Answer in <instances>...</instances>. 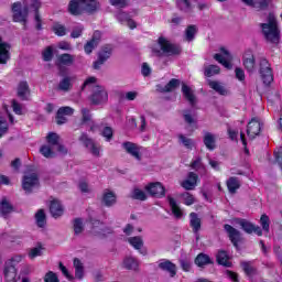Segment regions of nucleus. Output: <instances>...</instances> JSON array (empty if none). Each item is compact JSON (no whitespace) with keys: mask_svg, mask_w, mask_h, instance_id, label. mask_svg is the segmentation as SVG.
Returning a JSON list of instances; mask_svg holds the SVG:
<instances>
[{"mask_svg":"<svg viewBox=\"0 0 282 282\" xmlns=\"http://www.w3.org/2000/svg\"><path fill=\"white\" fill-rule=\"evenodd\" d=\"M43 61H52V57L54 56V48L52 46H47L43 52H42Z\"/></svg>","mask_w":282,"mask_h":282,"instance_id":"nucleus-63","label":"nucleus"},{"mask_svg":"<svg viewBox=\"0 0 282 282\" xmlns=\"http://www.w3.org/2000/svg\"><path fill=\"white\" fill-rule=\"evenodd\" d=\"M159 268L161 270H164L165 272H169L170 276H175V274H177V271L175 269V264H173L171 261L169 260H162L159 263Z\"/></svg>","mask_w":282,"mask_h":282,"instance_id":"nucleus-31","label":"nucleus"},{"mask_svg":"<svg viewBox=\"0 0 282 282\" xmlns=\"http://www.w3.org/2000/svg\"><path fill=\"white\" fill-rule=\"evenodd\" d=\"M116 19L122 25H128V28H130V30H135V28H137L135 21H133L131 19V15L127 14L124 11L117 12Z\"/></svg>","mask_w":282,"mask_h":282,"instance_id":"nucleus-16","label":"nucleus"},{"mask_svg":"<svg viewBox=\"0 0 282 282\" xmlns=\"http://www.w3.org/2000/svg\"><path fill=\"white\" fill-rule=\"evenodd\" d=\"M263 123L259 118H252L247 126V135L250 140H254L259 133H261V129Z\"/></svg>","mask_w":282,"mask_h":282,"instance_id":"nucleus-13","label":"nucleus"},{"mask_svg":"<svg viewBox=\"0 0 282 282\" xmlns=\"http://www.w3.org/2000/svg\"><path fill=\"white\" fill-rule=\"evenodd\" d=\"M93 235H97L99 237L107 235V231H105V225H102L100 221H95L93 224Z\"/></svg>","mask_w":282,"mask_h":282,"instance_id":"nucleus-47","label":"nucleus"},{"mask_svg":"<svg viewBox=\"0 0 282 282\" xmlns=\"http://www.w3.org/2000/svg\"><path fill=\"white\" fill-rule=\"evenodd\" d=\"M83 89H91L93 94L90 96V100L93 105H102L109 100L107 90L105 87L98 85L96 77H88L83 85Z\"/></svg>","mask_w":282,"mask_h":282,"instance_id":"nucleus-3","label":"nucleus"},{"mask_svg":"<svg viewBox=\"0 0 282 282\" xmlns=\"http://www.w3.org/2000/svg\"><path fill=\"white\" fill-rule=\"evenodd\" d=\"M45 253V246L39 242L35 247L29 250L28 257L29 259H36V257H43Z\"/></svg>","mask_w":282,"mask_h":282,"instance_id":"nucleus-29","label":"nucleus"},{"mask_svg":"<svg viewBox=\"0 0 282 282\" xmlns=\"http://www.w3.org/2000/svg\"><path fill=\"white\" fill-rule=\"evenodd\" d=\"M100 9L98 0H70L68 3V12L73 17H80V14H91Z\"/></svg>","mask_w":282,"mask_h":282,"instance_id":"nucleus-2","label":"nucleus"},{"mask_svg":"<svg viewBox=\"0 0 282 282\" xmlns=\"http://www.w3.org/2000/svg\"><path fill=\"white\" fill-rule=\"evenodd\" d=\"M61 138L58 134L54 132H50L46 137V142L48 147H52L53 149H57L61 153H63V145L59 143Z\"/></svg>","mask_w":282,"mask_h":282,"instance_id":"nucleus-22","label":"nucleus"},{"mask_svg":"<svg viewBox=\"0 0 282 282\" xmlns=\"http://www.w3.org/2000/svg\"><path fill=\"white\" fill-rule=\"evenodd\" d=\"M260 77L264 85H270L274 80L272 68L267 59L260 62Z\"/></svg>","mask_w":282,"mask_h":282,"instance_id":"nucleus-8","label":"nucleus"},{"mask_svg":"<svg viewBox=\"0 0 282 282\" xmlns=\"http://www.w3.org/2000/svg\"><path fill=\"white\" fill-rule=\"evenodd\" d=\"M177 6L183 12H191V2L188 0H177Z\"/></svg>","mask_w":282,"mask_h":282,"instance_id":"nucleus-62","label":"nucleus"},{"mask_svg":"<svg viewBox=\"0 0 282 282\" xmlns=\"http://www.w3.org/2000/svg\"><path fill=\"white\" fill-rule=\"evenodd\" d=\"M10 61V45L0 37V64L6 65Z\"/></svg>","mask_w":282,"mask_h":282,"instance_id":"nucleus-18","label":"nucleus"},{"mask_svg":"<svg viewBox=\"0 0 282 282\" xmlns=\"http://www.w3.org/2000/svg\"><path fill=\"white\" fill-rule=\"evenodd\" d=\"M79 142L83 143L84 147H86V149L89 150L93 155H95L96 158H99L100 151H102V149L100 148V144H97L96 142H94L91 138H89L86 133H83L79 137Z\"/></svg>","mask_w":282,"mask_h":282,"instance_id":"nucleus-11","label":"nucleus"},{"mask_svg":"<svg viewBox=\"0 0 282 282\" xmlns=\"http://www.w3.org/2000/svg\"><path fill=\"white\" fill-rule=\"evenodd\" d=\"M189 226H191L193 232H195V235H197V232H199V230L202 228V219H199V217L197 216L196 213L189 214Z\"/></svg>","mask_w":282,"mask_h":282,"instance_id":"nucleus-30","label":"nucleus"},{"mask_svg":"<svg viewBox=\"0 0 282 282\" xmlns=\"http://www.w3.org/2000/svg\"><path fill=\"white\" fill-rule=\"evenodd\" d=\"M10 213H12V205L10 204V202H8V199L2 198L0 202V214L2 215V217H8Z\"/></svg>","mask_w":282,"mask_h":282,"instance_id":"nucleus-42","label":"nucleus"},{"mask_svg":"<svg viewBox=\"0 0 282 282\" xmlns=\"http://www.w3.org/2000/svg\"><path fill=\"white\" fill-rule=\"evenodd\" d=\"M130 197H132V199L144 202V199H147V193L139 187H134L130 194Z\"/></svg>","mask_w":282,"mask_h":282,"instance_id":"nucleus-45","label":"nucleus"},{"mask_svg":"<svg viewBox=\"0 0 282 282\" xmlns=\"http://www.w3.org/2000/svg\"><path fill=\"white\" fill-rule=\"evenodd\" d=\"M54 151H56V148H52L47 144L42 145L40 149V153H42L44 158H52L54 155Z\"/></svg>","mask_w":282,"mask_h":282,"instance_id":"nucleus-53","label":"nucleus"},{"mask_svg":"<svg viewBox=\"0 0 282 282\" xmlns=\"http://www.w3.org/2000/svg\"><path fill=\"white\" fill-rule=\"evenodd\" d=\"M35 221L39 228H45V225L47 224V221L45 219V212L43 209H40L35 214Z\"/></svg>","mask_w":282,"mask_h":282,"instance_id":"nucleus-46","label":"nucleus"},{"mask_svg":"<svg viewBox=\"0 0 282 282\" xmlns=\"http://www.w3.org/2000/svg\"><path fill=\"white\" fill-rule=\"evenodd\" d=\"M260 225L262 227V230H264V232H270V217H268V215L263 214L261 216Z\"/></svg>","mask_w":282,"mask_h":282,"instance_id":"nucleus-55","label":"nucleus"},{"mask_svg":"<svg viewBox=\"0 0 282 282\" xmlns=\"http://www.w3.org/2000/svg\"><path fill=\"white\" fill-rule=\"evenodd\" d=\"M74 61H75L74 55L67 54V53H64V54H62V55H59V56L57 57V63H58V65H66V66H69V65H73V64H74Z\"/></svg>","mask_w":282,"mask_h":282,"instance_id":"nucleus-41","label":"nucleus"},{"mask_svg":"<svg viewBox=\"0 0 282 282\" xmlns=\"http://www.w3.org/2000/svg\"><path fill=\"white\" fill-rule=\"evenodd\" d=\"M8 119L10 120L11 124H14V118H12V115H10L8 106H3L2 111L0 112V138L8 133Z\"/></svg>","mask_w":282,"mask_h":282,"instance_id":"nucleus-9","label":"nucleus"},{"mask_svg":"<svg viewBox=\"0 0 282 282\" xmlns=\"http://www.w3.org/2000/svg\"><path fill=\"white\" fill-rule=\"evenodd\" d=\"M53 32L56 36H65V34H67V29L61 23H55L53 25Z\"/></svg>","mask_w":282,"mask_h":282,"instance_id":"nucleus-54","label":"nucleus"},{"mask_svg":"<svg viewBox=\"0 0 282 282\" xmlns=\"http://www.w3.org/2000/svg\"><path fill=\"white\" fill-rule=\"evenodd\" d=\"M145 191L149 193V195H152L153 197H164L166 189L164 188V185L160 182L155 183H149L145 185Z\"/></svg>","mask_w":282,"mask_h":282,"instance_id":"nucleus-14","label":"nucleus"},{"mask_svg":"<svg viewBox=\"0 0 282 282\" xmlns=\"http://www.w3.org/2000/svg\"><path fill=\"white\" fill-rule=\"evenodd\" d=\"M158 45H159L161 52H163V54H167V56H173V55L180 54V52H182V48H180V46L172 44L164 36L159 37Z\"/></svg>","mask_w":282,"mask_h":282,"instance_id":"nucleus-6","label":"nucleus"},{"mask_svg":"<svg viewBox=\"0 0 282 282\" xmlns=\"http://www.w3.org/2000/svg\"><path fill=\"white\" fill-rule=\"evenodd\" d=\"M45 282H59L58 276L54 272H47L44 278Z\"/></svg>","mask_w":282,"mask_h":282,"instance_id":"nucleus-64","label":"nucleus"},{"mask_svg":"<svg viewBox=\"0 0 282 282\" xmlns=\"http://www.w3.org/2000/svg\"><path fill=\"white\" fill-rule=\"evenodd\" d=\"M116 199H117L116 193H113L112 191L106 189L102 194L101 202L104 206L111 207L116 204Z\"/></svg>","mask_w":282,"mask_h":282,"instance_id":"nucleus-28","label":"nucleus"},{"mask_svg":"<svg viewBox=\"0 0 282 282\" xmlns=\"http://www.w3.org/2000/svg\"><path fill=\"white\" fill-rule=\"evenodd\" d=\"M261 30L269 43L276 44L281 41V30H279V22H276V17L273 13H270L268 21L261 24Z\"/></svg>","mask_w":282,"mask_h":282,"instance_id":"nucleus-4","label":"nucleus"},{"mask_svg":"<svg viewBox=\"0 0 282 282\" xmlns=\"http://www.w3.org/2000/svg\"><path fill=\"white\" fill-rule=\"evenodd\" d=\"M22 188L25 193H32L34 188H39V175L36 172L25 173L22 180Z\"/></svg>","mask_w":282,"mask_h":282,"instance_id":"nucleus-7","label":"nucleus"},{"mask_svg":"<svg viewBox=\"0 0 282 282\" xmlns=\"http://www.w3.org/2000/svg\"><path fill=\"white\" fill-rule=\"evenodd\" d=\"M225 230H226L231 243H234V246H237V243H239V239H241V232H239V230L235 229L230 225H225Z\"/></svg>","mask_w":282,"mask_h":282,"instance_id":"nucleus-24","label":"nucleus"},{"mask_svg":"<svg viewBox=\"0 0 282 282\" xmlns=\"http://www.w3.org/2000/svg\"><path fill=\"white\" fill-rule=\"evenodd\" d=\"M121 147L123 151L128 153V155H131V158L138 160V162L142 160V147H140L138 143L127 141L123 142Z\"/></svg>","mask_w":282,"mask_h":282,"instance_id":"nucleus-10","label":"nucleus"},{"mask_svg":"<svg viewBox=\"0 0 282 282\" xmlns=\"http://www.w3.org/2000/svg\"><path fill=\"white\" fill-rule=\"evenodd\" d=\"M240 184H239V180H237V177H230L227 181V188L229 191V193H236V191L239 188Z\"/></svg>","mask_w":282,"mask_h":282,"instance_id":"nucleus-51","label":"nucleus"},{"mask_svg":"<svg viewBox=\"0 0 282 282\" xmlns=\"http://www.w3.org/2000/svg\"><path fill=\"white\" fill-rule=\"evenodd\" d=\"M182 91L184 98L189 102V105H195L197 102V98L195 97V93L191 86L183 84Z\"/></svg>","mask_w":282,"mask_h":282,"instance_id":"nucleus-27","label":"nucleus"},{"mask_svg":"<svg viewBox=\"0 0 282 282\" xmlns=\"http://www.w3.org/2000/svg\"><path fill=\"white\" fill-rule=\"evenodd\" d=\"M50 210L53 217H61V215H63V205H61V200L53 199L50 205Z\"/></svg>","mask_w":282,"mask_h":282,"instance_id":"nucleus-32","label":"nucleus"},{"mask_svg":"<svg viewBox=\"0 0 282 282\" xmlns=\"http://www.w3.org/2000/svg\"><path fill=\"white\" fill-rule=\"evenodd\" d=\"M78 188H79L80 193H85L87 195H89V193L93 192L91 186H89V183L85 182V181L79 182Z\"/></svg>","mask_w":282,"mask_h":282,"instance_id":"nucleus-60","label":"nucleus"},{"mask_svg":"<svg viewBox=\"0 0 282 282\" xmlns=\"http://www.w3.org/2000/svg\"><path fill=\"white\" fill-rule=\"evenodd\" d=\"M98 41H100V32L95 31L93 39L84 46L86 54H91V52H94V50L98 45Z\"/></svg>","mask_w":282,"mask_h":282,"instance_id":"nucleus-25","label":"nucleus"},{"mask_svg":"<svg viewBox=\"0 0 282 282\" xmlns=\"http://www.w3.org/2000/svg\"><path fill=\"white\" fill-rule=\"evenodd\" d=\"M180 87V80L172 79L169 82V84L162 88L161 86L158 87L159 91H175Z\"/></svg>","mask_w":282,"mask_h":282,"instance_id":"nucleus-48","label":"nucleus"},{"mask_svg":"<svg viewBox=\"0 0 282 282\" xmlns=\"http://www.w3.org/2000/svg\"><path fill=\"white\" fill-rule=\"evenodd\" d=\"M241 265L247 276H252V274H254L256 270H254V267H252V263L242 262Z\"/></svg>","mask_w":282,"mask_h":282,"instance_id":"nucleus-59","label":"nucleus"},{"mask_svg":"<svg viewBox=\"0 0 282 282\" xmlns=\"http://www.w3.org/2000/svg\"><path fill=\"white\" fill-rule=\"evenodd\" d=\"M4 279L9 282L17 281V268L6 264L4 267Z\"/></svg>","mask_w":282,"mask_h":282,"instance_id":"nucleus-38","label":"nucleus"},{"mask_svg":"<svg viewBox=\"0 0 282 282\" xmlns=\"http://www.w3.org/2000/svg\"><path fill=\"white\" fill-rule=\"evenodd\" d=\"M24 260L25 254H13L6 261V265H9L10 268H18V265H20V263H23Z\"/></svg>","mask_w":282,"mask_h":282,"instance_id":"nucleus-35","label":"nucleus"},{"mask_svg":"<svg viewBox=\"0 0 282 282\" xmlns=\"http://www.w3.org/2000/svg\"><path fill=\"white\" fill-rule=\"evenodd\" d=\"M209 87L220 96H228V94H230V91L226 89V86L219 82L210 80Z\"/></svg>","mask_w":282,"mask_h":282,"instance_id":"nucleus-34","label":"nucleus"},{"mask_svg":"<svg viewBox=\"0 0 282 282\" xmlns=\"http://www.w3.org/2000/svg\"><path fill=\"white\" fill-rule=\"evenodd\" d=\"M232 224H234V226H240V228H242V230L245 232H247L248 235H252V232L258 235V237H261V235H263L261 227L254 226L252 223H250L246 219L235 218L232 220Z\"/></svg>","mask_w":282,"mask_h":282,"instance_id":"nucleus-5","label":"nucleus"},{"mask_svg":"<svg viewBox=\"0 0 282 282\" xmlns=\"http://www.w3.org/2000/svg\"><path fill=\"white\" fill-rule=\"evenodd\" d=\"M195 34H197V26L189 25L185 31L186 41H193Z\"/></svg>","mask_w":282,"mask_h":282,"instance_id":"nucleus-56","label":"nucleus"},{"mask_svg":"<svg viewBox=\"0 0 282 282\" xmlns=\"http://www.w3.org/2000/svg\"><path fill=\"white\" fill-rule=\"evenodd\" d=\"M215 61L220 63L226 69H232V54L225 47L220 48V53L214 55Z\"/></svg>","mask_w":282,"mask_h":282,"instance_id":"nucleus-12","label":"nucleus"},{"mask_svg":"<svg viewBox=\"0 0 282 282\" xmlns=\"http://www.w3.org/2000/svg\"><path fill=\"white\" fill-rule=\"evenodd\" d=\"M183 118L187 124H194L195 129H197V115L195 110H184Z\"/></svg>","mask_w":282,"mask_h":282,"instance_id":"nucleus-33","label":"nucleus"},{"mask_svg":"<svg viewBox=\"0 0 282 282\" xmlns=\"http://www.w3.org/2000/svg\"><path fill=\"white\" fill-rule=\"evenodd\" d=\"M167 200L174 217H176V219H182V217H184V212L182 210L180 205H177V200H175V198L171 196L167 197Z\"/></svg>","mask_w":282,"mask_h":282,"instance_id":"nucleus-26","label":"nucleus"},{"mask_svg":"<svg viewBox=\"0 0 282 282\" xmlns=\"http://www.w3.org/2000/svg\"><path fill=\"white\" fill-rule=\"evenodd\" d=\"M178 142H180V144H183V147H185V149L192 150L193 147H195V141H193V139H191L184 134H178Z\"/></svg>","mask_w":282,"mask_h":282,"instance_id":"nucleus-44","label":"nucleus"},{"mask_svg":"<svg viewBox=\"0 0 282 282\" xmlns=\"http://www.w3.org/2000/svg\"><path fill=\"white\" fill-rule=\"evenodd\" d=\"M195 263L198 268H204V265H208V263H213V261L207 254L199 253L195 259Z\"/></svg>","mask_w":282,"mask_h":282,"instance_id":"nucleus-43","label":"nucleus"},{"mask_svg":"<svg viewBox=\"0 0 282 282\" xmlns=\"http://www.w3.org/2000/svg\"><path fill=\"white\" fill-rule=\"evenodd\" d=\"M191 166H192V169H194V171H206V166L204 165V163H202L200 158L194 159L192 161Z\"/></svg>","mask_w":282,"mask_h":282,"instance_id":"nucleus-57","label":"nucleus"},{"mask_svg":"<svg viewBox=\"0 0 282 282\" xmlns=\"http://www.w3.org/2000/svg\"><path fill=\"white\" fill-rule=\"evenodd\" d=\"M219 72L221 70L217 65H209L205 67V76H207V78H212V76H217Z\"/></svg>","mask_w":282,"mask_h":282,"instance_id":"nucleus-50","label":"nucleus"},{"mask_svg":"<svg viewBox=\"0 0 282 282\" xmlns=\"http://www.w3.org/2000/svg\"><path fill=\"white\" fill-rule=\"evenodd\" d=\"M216 259L219 265H225V268H230V265H232V262H230V257H228L226 251H219Z\"/></svg>","mask_w":282,"mask_h":282,"instance_id":"nucleus-37","label":"nucleus"},{"mask_svg":"<svg viewBox=\"0 0 282 282\" xmlns=\"http://www.w3.org/2000/svg\"><path fill=\"white\" fill-rule=\"evenodd\" d=\"M17 94L21 100H30V86H28L26 82L19 83Z\"/></svg>","mask_w":282,"mask_h":282,"instance_id":"nucleus-23","label":"nucleus"},{"mask_svg":"<svg viewBox=\"0 0 282 282\" xmlns=\"http://www.w3.org/2000/svg\"><path fill=\"white\" fill-rule=\"evenodd\" d=\"M74 113V109L72 107H62L57 110V124H65L67 122V116H72Z\"/></svg>","mask_w":282,"mask_h":282,"instance_id":"nucleus-20","label":"nucleus"},{"mask_svg":"<svg viewBox=\"0 0 282 282\" xmlns=\"http://www.w3.org/2000/svg\"><path fill=\"white\" fill-rule=\"evenodd\" d=\"M39 8H41L40 0H23L22 2H14L11 7L13 21L15 23H28V18L32 12L35 14L36 28L41 30V17H39Z\"/></svg>","mask_w":282,"mask_h":282,"instance_id":"nucleus-1","label":"nucleus"},{"mask_svg":"<svg viewBox=\"0 0 282 282\" xmlns=\"http://www.w3.org/2000/svg\"><path fill=\"white\" fill-rule=\"evenodd\" d=\"M123 267L127 270H138V268H140V262L133 257H127L123 260Z\"/></svg>","mask_w":282,"mask_h":282,"instance_id":"nucleus-39","label":"nucleus"},{"mask_svg":"<svg viewBox=\"0 0 282 282\" xmlns=\"http://www.w3.org/2000/svg\"><path fill=\"white\" fill-rule=\"evenodd\" d=\"M246 6H250L251 8H257L258 10H263V8H268L270 0H242Z\"/></svg>","mask_w":282,"mask_h":282,"instance_id":"nucleus-36","label":"nucleus"},{"mask_svg":"<svg viewBox=\"0 0 282 282\" xmlns=\"http://www.w3.org/2000/svg\"><path fill=\"white\" fill-rule=\"evenodd\" d=\"M74 268H75V276L76 279H83L85 271L83 269V262L80 260L75 259L74 260Z\"/></svg>","mask_w":282,"mask_h":282,"instance_id":"nucleus-49","label":"nucleus"},{"mask_svg":"<svg viewBox=\"0 0 282 282\" xmlns=\"http://www.w3.org/2000/svg\"><path fill=\"white\" fill-rule=\"evenodd\" d=\"M111 52H112L111 45H107L106 47H104L99 53L98 61L94 63V68L100 69V65H102L105 61H107V58L111 56Z\"/></svg>","mask_w":282,"mask_h":282,"instance_id":"nucleus-17","label":"nucleus"},{"mask_svg":"<svg viewBox=\"0 0 282 282\" xmlns=\"http://www.w3.org/2000/svg\"><path fill=\"white\" fill-rule=\"evenodd\" d=\"M242 65L247 72H254V53L251 50L245 51L242 55Z\"/></svg>","mask_w":282,"mask_h":282,"instance_id":"nucleus-15","label":"nucleus"},{"mask_svg":"<svg viewBox=\"0 0 282 282\" xmlns=\"http://www.w3.org/2000/svg\"><path fill=\"white\" fill-rule=\"evenodd\" d=\"M72 87V77H66L59 83V89L62 91H68V89Z\"/></svg>","mask_w":282,"mask_h":282,"instance_id":"nucleus-61","label":"nucleus"},{"mask_svg":"<svg viewBox=\"0 0 282 282\" xmlns=\"http://www.w3.org/2000/svg\"><path fill=\"white\" fill-rule=\"evenodd\" d=\"M128 243H130L134 250H138L140 254H147V249H144V240H142V237H131L128 239Z\"/></svg>","mask_w":282,"mask_h":282,"instance_id":"nucleus-21","label":"nucleus"},{"mask_svg":"<svg viewBox=\"0 0 282 282\" xmlns=\"http://www.w3.org/2000/svg\"><path fill=\"white\" fill-rule=\"evenodd\" d=\"M197 180H199L197 174L189 172L186 180L181 183V186H183L185 191H193L195 186H197Z\"/></svg>","mask_w":282,"mask_h":282,"instance_id":"nucleus-19","label":"nucleus"},{"mask_svg":"<svg viewBox=\"0 0 282 282\" xmlns=\"http://www.w3.org/2000/svg\"><path fill=\"white\" fill-rule=\"evenodd\" d=\"M73 228H74L75 235H80V232L85 230V224L83 223V219L75 218L73 221Z\"/></svg>","mask_w":282,"mask_h":282,"instance_id":"nucleus-52","label":"nucleus"},{"mask_svg":"<svg viewBox=\"0 0 282 282\" xmlns=\"http://www.w3.org/2000/svg\"><path fill=\"white\" fill-rule=\"evenodd\" d=\"M182 199L185 206H193L195 204V196L188 192L182 194Z\"/></svg>","mask_w":282,"mask_h":282,"instance_id":"nucleus-58","label":"nucleus"},{"mask_svg":"<svg viewBox=\"0 0 282 282\" xmlns=\"http://www.w3.org/2000/svg\"><path fill=\"white\" fill-rule=\"evenodd\" d=\"M216 141H217V138L215 137V134L210 132H206L204 134V144L207 149H209V151H213V149H215Z\"/></svg>","mask_w":282,"mask_h":282,"instance_id":"nucleus-40","label":"nucleus"}]
</instances>
